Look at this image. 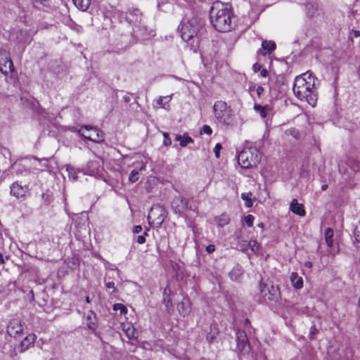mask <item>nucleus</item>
I'll return each mask as SVG.
<instances>
[{
	"instance_id": "nucleus-53",
	"label": "nucleus",
	"mask_w": 360,
	"mask_h": 360,
	"mask_svg": "<svg viewBox=\"0 0 360 360\" xmlns=\"http://www.w3.org/2000/svg\"><path fill=\"white\" fill-rule=\"evenodd\" d=\"M4 259L3 255L1 253H0V264H4Z\"/></svg>"
},
{
	"instance_id": "nucleus-46",
	"label": "nucleus",
	"mask_w": 360,
	"mask_h": 360,
	"mask_svg": "<svg viewBox=\"0 0 360 360\" xmlns=\"http://www.w3.org/2000/svg\"><path fill=\"white\" fill-rule=\"evenodd\" d=\"M142 230H143L142 226L140 225H137V226H134L133 231L134 233H139L141 232Z\"/></svg>"
},
{
	"instance_id": "nucleus-21",
	"label": "nucleus",
	"mask_w": 360,
	"mask_h": 360,
	"mask_svg": "<svg viewBox=\"0 0 360 360\" xmlns=\"http://www.w3.org/2000/svg\"><path fill=\"white\" fill-rule=\"evenodd\" d=\"M290 281L292 283V286L296 289H300L303 286L302 278L298 276L297 273L293 272L291 274Z\"/></svg>"
},
{
	"instance_id": "nucleus-37",
	"label": "nucleus",
	"mask_w": 360,
	"mask_h": 360,
	"mask_svg": "<svg viewBox=\"0 0 360 360\" xmlns=\"http://www.w3.org/2000/svg\"><path fill=\"white\" fill-rule=\"evenodd\" d=\"M254 221V217L251 214H248L245 217V222L249 227L252 226Z\"/></svg>"
},
{
	"instance_id": "nucleus-57",
	"label": "nucleus",
	"mask_w": 360,
	"mask_h": 360,
	"mask_svg": "<svg viewBox=\"0 0 360 360\" xmlns=\"http://www.w3.org/2000/svg\"><path fill=\"white\" fill-rule=\"evenodd\" d=\"M43 161L44 162V165L46 167L47 160H44Z\"/></svg>"
},
{
	"instance_id": "nucleus-43",
	"label": "nucleus",
	"mask_w": 360,
	"mask_h": 360,
	"mask_svg": "<svg viewBox=\"0 0 360 360\" xmlns=\"http://www.w3.org/2000/svg\"><path fill=\"white\" fill-rule=\"evenodd\" d=\"M252 70L255 72H257L262 70V66L260 64L256 63L253 65Z\"/></svg>"
},
{
	"instance_id": "nucleus-24",
	"label": "nucleus",
	"mask_w": 360,
	"mask_h": 360,
	"mask_svg": "<svg viewBox=\"0 0 360 360\" xmlns=\"http://www.w3.org/2000/svg\"><path fill=\"white\" fill-rule=\"evenodd\" d=\"M218 330L215 325L210 326V331L207 334L206 340L209 344L212 343L218 335Z\"/></svg>"
},
{
	"instance_id": "nucleus-47",
	"label": "nucleus",
	"mask_w": 360,
	"mask_h": 360,
	"mask_svg": "<svg viewBox=\"0 0 360 360\" xmlns=\"http://www.w3.org/2000/svg\"><path fill=\"white\" fill-rule=\"evenodd\" d=\"M260 75L263 77H266L268 76V71L266 69H262L260 70Z\"/></svg>"
},
{
	"instance_id": "nucleus-14",
	"label": "nucleus",
	"mask_w": 360,
	"mask_h": 360,
	"mask_svg": "<svg viewBox=\"0 0 360 360\" xmlns=\"http://www.w3.org/2000/svg\"><path fill=\"white\" fill-rule=\"evenodd\" d=\"M37 336L34 334H29L20 343L18 350L20 353L25 352L32 346L36 340Z\"/></svg>"
},
{
	"instance_id": "nucleus-3",
	"label": "nucleus",
	"mask_w": 360,
	"mask_h": 360,
	"mask_svg": "<svg viewBox=\"0 0 360 360\" xmlns=\"http://www.w3.org/2000/svg\"><path fill=\"white\" fill-rule=\"evenodd\" d=\"M205 31L203 22L197 18H193L181 25L182 39L190 42L193 46H194V44H198L199 43L200 39Z\"/></svg>"
},
{
	"instance_id": "nucleus-16",
	"label": "nucleus",
	"mask_w": 360,
	"mask_h": 360,
	"mask_svg": "<svg viewBox=\"0 0 360 360\" xmlns=\"http://www.w3.org/2000/svg\"><path fill=\"white\" fill-rule=\"evenodd\" d=\"M27 191V186H23L19 184L18 182H15L11 186V193L17 198L24 197Z\"/></svg>"
},
{
	"instance_id": "nucleus-39",
	"label": "nucleus",
	"mask_w": 360,
	"mask_h": 360,
	"mask_svg": "<svg viewBox=\"0 0 360 360\" xmlns=\"http://www.w3.org/2000/svg\"><path fill=\"white\" fill-rule=\"evenodd\" d=\"M354 236H355L356 241L358 243H360V221L356 226V228L354 229Z\"/></svg>"
},
{
	"instance_id": "nucleus-9",
	"label": "nucleus",
	"mask_w": 360,
	"mask_h": 360,
	"mask_svg": "<svg viewBox=\"0 0 360 360\" xmlns=\"http://www.w3.org/2000/svg\"><path fill=\"white\" fill-rule=\"evenodd\" d=\"M0 71L5 75L13 71V65L5 51H0Z\"/></svg>"
},
{
	"instance_id": "nucleus-25",
	"label": "nucleus",
	"mask_w": 360,
	"mask_h": 360,
	"mask_svg": "<svg viewBox=\"0 0 360 360\" xmlns=\"http://www.w3.org/2000/svg\"><path fill=\"white\" fill-rule=\"evenodd\" d=\"M173 94L166 96H160L156 100V105L159 108H162L167 109V105L169 103L172 98Z\"/></svg>"
},
{
	"instance_id": "nucleus-42",
	"label": "nucleus",
	"mask_w": 360,
	"mask_h": 360,
	"mask_svg": "<svg viewBox=\"0 0 360 360\" xmlns=\"http://www.w3.org/2000/svg\"><path fill=\"white\" fill-rule=\"evenodd\" d=\"M221 149V146L219 144V143H217L214 148V152L215 153V156L217 158H219V154H220V150Z\"/></svg>"
},
{
	"instance_id": "nucleus-55",
	"label": "nucleus",
	"mask_w": 360,
	"mask_h": 360,
	"mask_svg": "<svg viewBox=\"0 0 360 360\" xmlns=\"http://www.w3.org/2000/svg\"><path fill=\"white\" fill-rule=\"evenodd\" d=\"M86 300V302L87 303H90V299H89V297H88V296H87V297H86V300Z\"/></svg>"
},
{
	"instance_id": "nucleus-20",
	"label": "nucleus",
	"mask_w": 360,
	"mask_h": 360,
	"mask_svg": "<svg viewBox=\"0 0 360 360\" xmlns=\"http://www.w3.org/2000/svg\"><path fill=\"white\" fill-rule=\"evenodd\" d=\"M175 140L179 142L181 147L186 146L188 143H193V139L186 134L184 135L176 134L175 136Z\"/></svg>"
},
{
	"instance_id": "nucleus-33",
	"label": "nucleus",
	"mask_w": 360,
	"mask_h": 360,
	"mask_svg": "<svg viewBox=\"0 0 360 360\" xmlns=\"http://www.w3.org/2000/svg\"><path fill=\"white\" fill-rule=\"evenodd\" d=\"M32 5L37 8H41V6H44L46 2L49 0H30Z\"/></svg>"
},
{
	"instance_id": "nucleus-45",
	"label": "nucleus",
	"mask_w": 360,
	"mask_h": 360,
	"mask_svg": "<svg viewBox=\"0 0 360 360\" xmlns=\"http://www.w3.org/2000/svg\"><path fill=\"white\" fill-rule=\"evenodd\" d=\"M215 250V247L214 245H209L208 246H207L206 248V251L208 252V253H212Z\"/></svg>"
},
{
	"instance_id": "nucleus-54",
	"label": "nucleus",
	"mask_w": 360,
	"mask_h": 360,
	"mask_svg": "<svg viewBox=\"0 0 360 360\" xmlns=\"http://www.w3.org/2000/svg\"><path fill=\"white\" fill-rule=\"evenodd\" d=\"M327 188H328V185H327V184H323V185L321 186V190H323V191L326 190V189H327Z\"/></svg>"
},
{
	"instance_id": "nucleus-58",
	"label": "nucleus",
	"mask_w": 360,
	"mask_h": 360,
	"mask_svg": "<svg viewBox=\"0 0 360 360\" xmlns=\"http://www.w3.org/2000/svg\"><path fill=\"white\" fill-rule=\"evenodd\" d=\"M358 305H359V307L360 308V296H359V298Z\"/></svg>"
},
{
	"instance_id": "nucleus-6",
	"label": "nucleus",
	"mask_w": 360,
	"mask_h": 360,
	"mask_svg": "<svg viewBox=\"0 0 360 360\" xmlns=\"http://www.w3.org/2000/svg\"><path fill=\"white\" fill-rule=\"evenodd\" d=\"M166 214L167 212L163 207L159 205L153 206L148 215L150 225L156 228L160 227L166 218Z\"/></svg>"
},
{
	"instance_id": "nucleus-35",
	"label": "nucleus",
	"mask_w": 360,
	"mask_h": 360,
	"mask_svg": "<svg viewBox=\"0 0 360 360\" xmlns=\"http://www.w3.org/2000/svg\"><path fill=\"white\" fill-rule=\"evenodd\" d=\"M139 176L138 171L134 169L130 173V175H129V180L131 183H135L136 181H137L139 180Z\"/></svg>"
},
{
	"instance_id": "nucleus-19",
	"label": "nucleus",
	"mask_w": 360,
	"mask_h": 360,
	"mask_svg": "<svg viewBox=\"0 0 360 360\" xmlns=\"http://www.w3.org/2000/svg\"><path fill=\"white\" fill-rule=\"evenodd\" d=\"M172 290L169 285H167L163 291V302L167 310L172 307V300L171 298Z\"/></svg>"
},
{
	"instance_id": "nucleus-11",
	"label": "nucleus",
	"mask_w": 360,
	"mask_h": 360,
	"mask_svg": "<svg viewBox=\"0 0 360 360\" xmlns=\"http://www.w3.org/2000/svg\"><path fill=\"white\" fill-rule=\"evenodd\" d=\"M23 326L18 319H12L7 326V333L11 337H16L22 333Z\"/></svg>"
},
{
	"instance_id": "nucleus-44",
	"label": "nucleus",
	"mask_w": 360,
	"mask_h": 360,
	"mask_svg": "<svg viewBox=\"0 0 360 360\" xmlns=\"http://www.w3.org/2000/svg\"><path fill=\"white\" fill-rule=\"evenodd\" d=\"M264 91V88L261 86H257L256 89V92L259 97L261 96V95L263 94Z\"/></svg>"
},
{
	"instance_id": "nucleus-10",
	"label": "nucleus",
	"mask_w": 360,
	"mask_h": 360,
	"mask_svg": "<svg viewBox=\"0 0 360 360\" xmlns=\"http://www.w3.org/2000/svg\"><path fill=\"white\" fill-rule=\"evenodd\" d=\"M172 208L175 213L182 214L188 208V200L182 196H176L172 202Z\"/></svg>"
},
{
	"instance_id": "nucleus-48",
	"label": "nucleus",
	"mask_w": 360,
	"mask_h": 360,
	"mask_svg": "<svg viewBox=\"0 0 360 360\" xmlns=\"http://www.w3.org/2000/svg\"><path fill=\"white\" fill-rule=\"evenodd\" d=\"M106 287L108 288H113L115 289V283L113 282H108L106 284H105Z\"/></svg>"
},
{
	"instance_id": "nucleus-13",
	"label": "nucleus",
	"mask_w": 360,
	"mask_h": 360,
	"mask_svg": "<svg viewBox=\"0 0 360 360\" xmlns=\"http://www.w3.org/2000/svg\"><path fill=\"white\" fill-rule=\"evenodd\" d=\"M126 20L130 24L136 25L141 22V13L138 8H133L126 13Z\"/></svg>"
},
{
	"instance_id": "nucleus-27",
	"label": "nucleus",
	"mask_w": 360,
	"mask_h": 360,
	"mask_svg": "<svg viewBox=\"0 0 360 360\" xmlns=\"http://www.w3.org/2000/svg\"><path fill=\"white\" fill-rule=\"evenodd\" d=\"M246 243H247L246 241H244V243L242 245L245 246L246 245ZM247 245L250 248L252 252H254L255 254L259 252V245L256 240H250L247 243Z\"/></svg>"
},
{
	"instance_id": "nucleus-32",
	"label": "nucleus",
	"mask_w": 360,
	"mask_h": 360,
	"mask_svg": "<svg viewBox=\"0 0 360 360\" xmlns=\"http://www.w3.org/2000/svg\"><path fill=\"white\" fill-rule=\"evenodd\" d=\"M285 134L293 136L295 139H298L300 138L299 131L295 129H290L285 131Z\"/></svg>"
},
{
	"instance_id": "nucleus-51",
	"label": "nucleus",
	"mask_w": 360,
	"mask_h": 360,
	"mask_svg": "<svg viewBox=\"0 0 360 360\" xmlns=\"http://www.w3.org/2000/svg\"><path fill=\"white\" fill-rule=\"evenodd\" d=\"M91 316H96V314H94V312H93L92 311H90V313H89V314L88 315V316H87V319H88V320H91Z\"/></svg>"
},
{
	"instance_id": "nucleus-18",
	"label": "nucleus",
	"mask_w": 360,
	"mask_h": 360,
	"mask_svg": "<svg viewBox=\"0 0 360 360\" xmlns=\"http://www.w3.org/2000/svg\"><path fill=\"white\" fill-rule=\"evenodd\" d=\"M290 210L295 214L304 217L306 214L303 204L299 203L297 200L294 198L290 205Z\"/></svg>"
},
{
	"instance_id": "nucleus-23",
	"label": "nucleus",
	"mask_w": 360,
	"mask_h": 360,
	"mask_svg": "<svg viewBox=\"0 0 360 360\" xmlns=\"http://www.w3.org/2000/svg\"><path fill=\"white\" fill-rule=\"evenodd\" d=\"M214 221L219 227H223L229 223L230 218L227 214L223 213L219 217H215Z\"/></svg>"
},
{
	"instance_id": "nucleus-36",
	"label": "nucleus",
	"mask_w": 360,
	"mask_h": 360,
	"mask_svg": "<svg viewBox=\"0 0 360 360\" xmlns=\"http://www.w3.org/2000/svg\"><path fill=\"white\" fill-rule=\"evenodd\" d=\"M254 108L260 113V115L262 117H266V112L263 106H262L261 105H255Z\"/></svg>"
},
{
	"instance_id": "nucleus-26",
	"label": "nucleus",
	"mask_w": 360,
	"mask_h": 360,
	"mask_svg": "<svg viewBox=\"0 0 360 360\" xmlns=\"http://www.w3.org/2000/svg\"><path fill=\"white\" fill-rule=\"evenodd\" d=\"M262 47L264 50L266 51L269 54H271L276 48V44L273 41L264 40L262 43Z\"/></svg>"
},
{
	"instance_id": "nucleus-2",
	"label": "nucleus",
	"mask_w": 360,
	"mask_h": 360,
	"mask_svg": "<svg viewBox=\"0 0 360 360\" xmlns=\"http://www.w3.org/2000/svg\"><path fill=\"white\" fill-rule=\"evenodd\" d=\"M232 11L230 7L221 1L213 4L210 17L212 25L219 32H227L231 29Z\"/></svg>"
},
{
	"instance_id": "nucleus-22",
	"label": "nucleus",
	"mask_w": 360,
	"mask_h": 360,
	"mask_svg": "<svg viewBox=\"0 0 360 360\" xmlns=\"http://www.w3.org/2000/svg\"><path fill=\"white\" fill-rule=\"evenodd\" d=\"M72 1L75 6L82 11H86L89 8L91 2V0H72Z\"/></svg>"
},
{
	"instance_id": "nucleus-29",
	"label": "nucleus",
	"mask_w": 360,
	"mask_h": 360,
	"mask_svg": "<svg viewBox=\"0 0 360 360\" xmlns=\"http://www.w3.org/2000/svg\"><path fill=\"white\" fill-rule=\"evenodd\" d=\"M333 235V231L332 229H326V233H325L326 242L329 247H331L333 245V240H332Z\"/></svg>"
},
{
	"instance_id": "nucleus-5",
	"label": "nucleus",
	"mask_w": 360,
	"mask_h": 360,
	"mask_svg": "<svg viewBox=\"0 0 360 360\" xmlns=\"http://www.w3.org/2000/svg\"><path fill=\"white\" fill-rule=\"evenodd\" d=\"M213 110L216 119L220 123L229 125L233 122L232 110L225 102L222 101L215 102Z\"/></svg>"
},
{
	"instance_id": "nucleus-15",
	"label": "nucleus",
	"mask_w": 360,
	"mask_h": 360,
	"mask_svg": "<svg viewBox=\"0 0 360 360\" xmlns=\"http://www.w3.org/2000/svg\"><path fill=\"white\" fill-rule=\"evenodd\" d=\"M101 165L100 162L96 160L89 161L85 168V174L91 176H96L101 172Z\"/></svg>"
},
{
	"instance_id": "nucleus-28",
	"label": "nucleus",
	"mask_w": 360,
	"mask_h": 360,
	"mask_svg": "<svg viewBox=\"0 0 360 360\" xmlns=\"http://www.w3.org/2000/svg\"><path fill=\"white\" fill-rule=\"evenodd\" d=\"M66 170L68 173V176H69L70 179H72L73 181L77 180V172H78L77 169H76L75 167H73L70 165H67Z\"/></svg>"
},
{
	"instance_id": "nucleus-8",
	"label": "nucleus",
	"mask_w": 360,
	"mask_h": 360,
	"mask_svg": "<svg viewBox=\"0 0 360 360\" xmlns=\"http://www.w3.org/2000/svg\"><path fill=\"white\" fill-rule=\"evenodd\" d=\"M236 341L238 349L240 352L245 353L250 352V342L248 340L246 333L243 330H238L236 333Z\"/></svg>"
},
{
	"instance_id": "nucleus-49",
	"label": "nucleus",
	"mask_w": 360,
	"mask_h": 360,
	"mask_svg": "<svg viewBox=\"0 0 360 360\" xmlns=\"http://www.w3.org/2000/svg\"><path fill=\"white\" fill-rule=\"evenodd\" d=\"M351 34H353L356 37H360V31L352 30Z\"/></svg>"
},
{
	"instance_id": "nucleus-41",
	"label": "nucleus",
	"mask_w": 360,
	"mask_h": 360,
	"mask_svg": "<svg viewBox=\"0 0 360 360\" xmlns=\"http://www.w3.org/2000/svg\"><path fill=\"white\" fill-rule=\"evenodd\" d=\"M147 235V233L145 232L143 235L139 236L137 237L136 241L139 244H143L146 242V238L145 236Z\"/></svg>"
},
{
	"instance_id": "nucleus-56",
	"label": "nucleus",
	"mask_w": 360,
	"mask_h": 360,
	"mask_svg": "<svg viewBox=\"0 0 360 360\" xmlns=\"http://www.w3.org/2000/svg\"><path fill=\"white\" fill-rule=\"evenodd\" d=\"M254 89H255V86H250V87H249V90H250V91H253Z\"/></svg>"
},
{
	"instance_id": "nucleus-30",
	"label": "nucleus",
	"mask_w": 360,
	"mask_h": 360,
	"mask_svg": "<svg viewBox=\"0 0 360 360\" xmlns=\"http://www.w3.org/2000/svg\"><path fill=\"white\" fill-rule=\"evenodd\" d=\"M250 195V193H243L241 194V198L245 201V205L248 207H251L253 205Z\"/></svg>"
},
{
	"instance_id": "nucleus-38",
	"label": "nucleus",
	"mask_w": 360,
	"mask_h": 360,
	"mask_svg": "<svg viewBox=\"0 0 360 360\" xmlns=\"http://www.w3.org/2000/svg\"><path fill=\"white\" fill-rule=\"evenodd\" d=\"M212 133L211 127L208 125H204L200 130V134H206L210 135Z\"/></svg>"
},
{
	"instance_id": "nucleus-34",
	"label": "nucleus",
	"mask_w": 360,
	"mask_h": 360,
	"mask_svg": "<svg viewBox=\"0 0 360 360\" xmlns=\"http://www.w3.org/2000/svg\"><path fill=\"white\" fill-rule=\"evenodd\" d=\"M124 330L129 339H131L134 337L135 330L134 327L129 326L127 328H124Z\"/></svg>"
},
{
	"instance_id": "nucleus-12",
	"label": "nucleus",
	"mask_w": 360,
	"mask_h": 360,
	"mask_svg": "<svg viewBox=\"0 0 360 360\" xmlns=\"http://www.w3.org/2000/svg\"><path fill=\"white\" fill-rule=\"evenodd\" d=\"M261 287V292L263 295L264 297L268 300H276L278 296V288L277 286L271 285L269 288L268 287L266 290V285L262 288Z\"/></svg>"
},
{
	"instance_id": "nucleus-52",
	"label": "nucleus",
	"mask_w": 360,
	"mask_h": 360,
	"mask_svg": "<svg viewBox=\"0 0 360 360\" xmlns=\"http://www.w3.org/2000/svg\"><path fill=\"white\" fill-rule=\"evenodd\" d=\"M88 326L89 328H94V323L93 322H88Z\"/></svg>"
},
{
	"instance_id": "nucleus-50",
	"label": "nucleus",
	"mask_w": 360,
	"mask_h": 360,
	"mask_svg": "<svg viewBox=\"0 0 360 360\" xmlns=\"http://www.w3.org/2000/svg\"><path fill=\"white\" fill-rule=\"evenodd\" d=\"M304 266L309 269L311 268L312 266V263L311 262H306L304 263Z\"/></svg>"
},
{
	"instance_id": "nucleus-7",
	"label": "nucleus",
	"mask_w": 360,
	"mask_h": 360,
	"mask_svg": "<svg viewBox=\"0 0 360 360\" xmlns=\"http://www.w3.org/2000/svg\"><path fill=\"white\" fill-rule=\"evenodd\" d=\"M78 133L85 139H88L95 143H100L104 140L103 134L101 131L87 125L82 126L78 131Z\"/></svg>"
},
{
	"instance_id": "nucleus-40",
	"label": "nucleus",
	"mask_w": 360,
	"mask_h": 360,
	"mask_svg": "<svg viewBox=\"0 0 360 360\" xmlns=\"http://www.w3.org/2000/svg\"><path fill=\"white\" fill-rule=\"evenodd\" d=\"M163 136H164V141H163L164 145L166 146H170L172 144V141L169 137V134L167 133H164Z\"/></svg>"
},
{
	"instance_id": "nucleus-4",
	"label": "nucleus",
	"mask_w": 360,
	"mask_h": 360,
	"mask_svg": "<svg viewBox=\"0 0 360 360\" xmlns=\"http://www.w3.org/2000/svg\"><path fill=\"white\" fill-rule=\"evenodd\" d=\"M261 160V153L255 147L244 148L238 155V164L245 169L256 167Z\"/></svg>"
},
{
	"instance_id": "nucleus-59",
	"label": "nucleus",
	"mask_w": 360,
	"mask_h": 360,
	"mask_svg": "<svg viewBox=\"0 0 360 360\" xmlns=\"http://www.w3.org/2000/svg\"><path fill=\"white\" fill-rule=\"evenodd\" d=\"M150 32H151V33L150 34V35H153V30H150Z\"/></svg>"
},
{
	"instance_id": "nucleus-17",
	"label": "nucleus",
	"mask_w": 360,
	"mask_h": 360,
	"mask_svg": "<svg viewBox=\"0 0 360 360\" xmlns=\"http://www.w3.org/2000/svg\"><path fill=\"white\" fill-rule=\"evenodd\" d=\"M177 309L181 316H186L188 315L191 310V303L190 300L187 298H184L183 300L179 303Z\"/></svg>"
},
{
	"instance_id": "nucleus-31",
	"label": "nucleus",
	"mask_w": 360,
	"mask_h": 360,
	"mask_svg": "<svg viewBox=\"0 0 360 360\" xmlns=\"http://www.w3.org/2000/svg\"><path fill=\"white\" fill-rule=\"evenodd\" d=\"M113 309L115 311H120L121 314H126L127 311V307L121 303L115 304L113 305Z\"/></svg>"
},
{
	"instance_id": "nucleus-1",
	"label": "nucleus",
	"mask_w": 360,
	"mask_h": 360,
	"mask_svg": "<svg viewBox=\"0 0 360 360\" xmlns=\"http://www.w3.org/2000/svg\"><path fill=\"white\" fill-rule=\"evenodd\" d=\"M316 78L312 72H307L297 76L292 87L295 96L300 101L307 102L310 105L315 106L318 94L315 87Z\"/></svg>"
}]
</instances>
